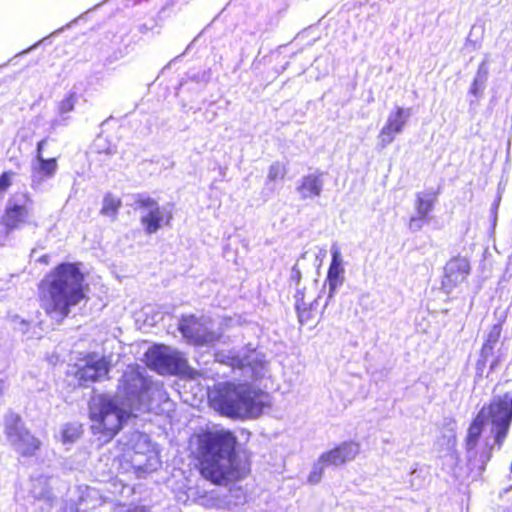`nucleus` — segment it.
<instances>
[{"label":"nucleus","mask_w":512,"mask_h":512,"mask_svg":"<svg viewBox=\"0 0 512 512\" xmlns=\"http://www.w3.org/2000/svg\"><path fill=\"white\" fill-rule=\"evenodd\" d=\"M152 381L135 369L125 371L114 395L98 394L89 401L91 430L104 443L109 442L135 412L149 410Z\"/></svg>","instance_id":"nucleus-1"},{"label":"nucleus","mask_w":512,"mask_h":512,"mask_svg":"<svg viewBox=\"0 0 512 512\" xmlns=\"http://www.w3.org/2000/svg\"><path fill=\"white\" fill-rule=\"evenodd\" d=\"M84 274L79 264L62 262L39 283L41 307L57 322L67 318L71 309L85 298Z\"/></svg>","instance_id":"nucleus-2"},{"label":"nucleus","mask_w":512,"mask_h":512,"mask_svg":"<svg viewBox=\"0 0 512 512\" xmlns=\"http://www.w3.org/2000/svg\"><path fill=\"white\" fill-rule=\"evenodd\" d=\"M236 436L229 430L207 432L199 439L203 476L217 484L238 477Z\"/></svg>","instance_id":"nucleus-3"},{"label":"nucleus","mask_w":512,"mask_h":512,"mask_svg":"<svg viewBox=\"0 0 512 512\" xmlns=\"http://www.w3.org/2000/svg\"><path fill=\"white\" fill-rule=\"evenodd\" d=\"M263 392L250 384L222 383L215 389L211 402L222 415L230 418H256L263 412Z\"/></svg>","instance_id":"nucleus-4"},{"label":"nucleus","mask_w":512,"mask_h":512,"mask_svg":"<svg viewBox=\"0 0 512 512\" xmlns=\"http://www.w3.org/2000/svg\"><path fill=\"white\" fill-rule=\"evenodd\" d=\"M217 362L230 366L238 371L240 376L251 380H258L267 372V362L264 354L250 346L228 351H219L215 354Z\"/></svg>","instance_id":"nucleus-5"},{"label":"nucleus","mask_w":512,"mask_h":512,"mask_svg":"<svg viewBox=\"0 0 512 512\" xmlns=\"http://www.w3.org/2000/svg\"><path fill=\"white\" fill-rule=\"evenodd\" d=\"M479 412H484V418L491 422L494 444L500 449L512 423V388L494 395L490 403L484 405Z\"/></svg>","instance_id":"nucleus-6"},{"label":"nucleus","mask_w":512,"mask_h":512,"mask_svg":"<svg viewBox=\"0 0 512 512\" xmlns=\"http://www.w3.org/2000/svg\"><path fill=\"white\" fill-rule=\"evenodd\" d=\"M133 208L140 213V223L147 235L157 233L163 226L170 225L173 214L170 205L161 206L147 193L132 195Z\"/></svg>","instance_id":"nucleus-7"},{"label":"nucleus","mask_w":512,"mask_h":512,"mask_svg":"<svg viewBox=\"0 0 512 512\" xmlns=\"http://www.w3.org/2000/svg\"><path fill=\"white\" fill-rule=\"evenodd\" d=\"M48 143V137L40 140L36 145L35 156L30 164V186L40 193L52 189V180L58 171L57 157H44V149Z\"/></svg>","instance_id":"nucleus-8"},{"label":"nucleus","mask_w":512,"mask_h":512,"mask_svg":"<svg viewBox=\"0 0 512 512\" xmlns=\"http://www.w3.org/2000/svg\"><path fill=\"white\" fill-rule=\"evenodd\" d=\"M145 356L149 368L162 375L184 374L189 368L184 355L169 346L154 345Z\"/></svg>","instance_id":"nucleus-9"},{"label":"nucleus","mask_w":512,"mask_h":512,"mask_svg":"<svg viewBox=\"0 0 512 512\" xmlns=\"http://www.w3.org/2000/svg\"><path fill=\"white\" fill-rule=\"evenodd\" d=\"M178 330L188 343L195 346L210 345L219 339L211 319L205 315H182L178 321Z\"/></svg>","instance_id":"nucleus-10"},{"label":"nucleus","mask_w":512,"mask_h":512,"mask_svg":"<svg viewBox=\"0 0 512 512\" xmlns=\"http://www.w3.org/2000/svg\"><path fill=\"white\" fill-rule=\"evenodd\" d=\"M5 433L13 449L23 457H32L41 447V441L25 428L18 414L9 412L5 416Z\"/></svg>","instance_id":"nucleus-11"},{"label":"nucleus","mask_w":512,"mask_h":512,"mask_svg":"<svg viewBox=\"0 0 512 512\" xmlns=\"http://www.w3.org/2000/svg\"><path fill=\"white\" fill-rule=\"evenodd\" d=\"M359 453V445L353 441H345L333 449L322 453L314 463L308 476V482L317 484L321 481L326 468L339 467L353 460Z\"/></svg>","instance_id":"nucleus-12"},{"label":"nucleus","mask_w":512,"mask_h":512,"mask_svg":"<svg viewBox=\"0 0 512 512\" xmlns=\"http://www.w3.org/2000/svg\"><path fill=\"white\" fill-rule=\"evenodd\" d=\"M33 200L27 192L12 194L5 205L1 218L14 231L22 229L25 225L35 224L32 218Z\"/></svg>","instance_id":"nucleus-13"},{"label":"nucleus","mask_w":512,"mask_h":512,"mask_svg":"<svg viewBox=\"0 0 512 512\" xmlns=\"http://www.w3.org/2000/svg\"><path fill=\"white\" fill-rule=\"evenodd\" d=\"M486 422L487 420L484 418V412H479L467 430L465 449L468 465L471 468L478 466L480 470H484L486 463L490 460L491 457L490 450L486 449L481 452L480 459L477 460L476 447L479 443Z\"/></svg>","instance_id":"nucleus-14"},{"label":"nucleus","mask_w":512,"mask_h":512,"mask_svg":"<svg viewBox=\"0 0 512 512\" xmlns=\"http://www.w3.org/2000/svg\"><path fill=\"white\" fill-rule=\"evenodd\" d=\"M411 115V108L396 106L391 110L385 125L382 127L378 135V145L381 148H385L391 144L396 135L402 133Z\"/></svg>","instance_id":"nucleus-15"},{"label":"nucleus","mask_w":512,"mask_h":512,"mask_svg":"<svg viewBox=\"0 0 512 512\" xmlns=\"http://www.w3.org/2000/svg\"><path fill=\"white\" fill-rule=\"evenodd\" d=\"M470 272V262L466 257L456 256L451 258L444 267L441 289L445 294H450L467 279Z\"/></svg>","instance_id":"nucleus-16"},{"label":"nucleus","mask_w":512,"mask_h":512,"mask_svg":"<svg viewBox=\"0 0 512 512\" xmlns=\"http://www.w3.org/2000/svg\"><path fill=\"white\" fill-rule=\"evenodd\" d=\"M110 371V362L104 356L95 354L88 355L85 365L76 372V378L82 386H88L89 383L98 382L106 379Z\"/></svg>","instance_id":"nucleus-17"},{"label":"nucleus","mask_w":512,"mask_h":512,"mask_svg":"<svg viewBox=\"0 0 512 512\" xmlns=\"http://www.w3.org/2000/svg\"><path fill=\"white\" fill-rule=\"evenodd\" d=\"M345 269L341 251L336 243L331 246V262L327 271L325 285H328V294L325 300L324 308L335 296L337 290L344 284Z\"/></svg>","instance_id":"nucleus-18"},{"label":"nucleus","mask_w":512,"mask_h":512,"mask_svg":"<svg viewBox=\"0 0 512 512\" xmlns=\"http://www.w3.org/2000/svg\"><path fill=\"white\" fill-rule=\"evenodd\" d=\"M324 189V172L316 170L313 173L304 175L296 187L300 199L314 200L321 196Z\"/></svg>","instance_id":"nucleus-19"},{"label":"nucleus","mask_w":512,"mask_h":512,"mask_svg":"<svg viewBox=\"0 0 512 512\" xmlns=\"http://www.w3.org/2000/svg\"><path fill=\"white\" fill-rule=\"evenodd\" d=\"M495 316L498 317V322L492 326L481 350V357L484 361H487V357L493 354V349L500 339L502 323L505 321L506 313L505 311L497 310L495 311Z\"/></svg>","instance_id":"nucleus-20"},{"label":"nucleus","mask_w":512,"mask_h":512,"mask_svg":"<svg viewBox=\"0 0 512 512\" xmlns=\"http://www.w3.org/2000/svg\"><path fill=\"white\" fill-rule=\"evenodd\" d=\"M211 78L209 69L195 70L191 69L186 73V77L180 82L181 89H190L192 84L197 86L198 91H202Z\"/></svg>","instance_id":"nucleus-21"},{"label":"nucleus","mask_w":512,"mask_h":512,"mask_svg":"<svg viewBox=\"0 0 512 512\" xmlns=\"http://www.w3.org/2000/svg\"><path fill=\"white\" fill-rule=\"evenodd\" d=\"M437 192L435 191H425V192H418L416 194V200H415V211L417 215H420V217H429V214L434 209V205L437 200Z\"/></svg>","instance_id":"nucleus-22"},{"label":"nucleus","mask_w":512,"mask_h":512,"mask_svg":"<svg viewBox=\"0 0 512 512\" xmlns=\"http://www.w3.org/2000/svg\"><path fill=\"white\" fill-rule=\"evenodd\" d=\"M489 68L486 61H482L477 69L476 75L472 81V84L469 88V95L474 96L475 98H480L483 95V92L486 88V83L488 80Z\"/></svg>","instance_id":"nucleus-23"},{"label":"nucleus","mask_w":512,"mask_h":512,"mask_svg":"<svg viewBox=\"0 0 512 512\" xmlns=\"http://www.w3.org/2000/svg\"><path fill=\"white\" fill-rule=\"evenodd\" d=\"M247 502L246 491L240 486H233L222 499V505L228 510H235Z\"/></svg>","instance_id":"nucleus-24"},{"label":"nucleus","mask_w":512,"mask_h":512,"mask_svg":"<svg viewBox=\"0 0 512 512\" xmlns=\"http://www.w3.org/2000/svg\"><path fill=\"white\" fill-rule=\"evenodd\" d=\"M120 207L121 200L114 197L112 194H107L103 199L101 214L115 218Z\"/></svg>","instance_id":"nucleus-25"},{"label":"nucleus","mask_w":512,"mask_h":512,"mask_svg":"<svg viewBox=\"0 0 512 512\" xmlns=\"http://www.w3.org/2000/svg\"><path fill=\"white\" fill-rule=\"evenodd\" d=\"M79 100V96L75 91H70L68 94L59 102L58 113L64 116L74 110L76 103Z\"/></svg>","instance_id":"nucleus-26"},{"label":"nucleus","mask_w":512,"mask_h":512,"mask_svg":"<svg viewBox=\"0 0 512 512\" xmlns=\"http://www.w3.org/2000/svg\"><path fill=\"white\" fill-rule=\"evenodd\" d=\"M286 174L285 166L280 162H274L270 165L266 185L269 186L270 183L276 182L277 180H282Z\"/></svg>","instance_id":"nucleus-27"},{"label":"nucleus","mask_w":512,"mask_h":512,"mask_svg":"<svg viewBox=\"0 0 512 512\" xmlns=\"http://www.w3.org/2000/svg\"><path fill=\"white\" fill-rule=\"evenodd\" d=\"M429 221L426 217H420V215L412 216L409 220V229L411 232H418L420 231L424 224Z\"/></svg>","instance_id":"nucleus-28"},{"label":"nucleus","mask_w":512,"mask_h":512,"mask_svg":"<svg viewBox=\"0 0 512 512\" xmlns=\"http://www.w3.org/2000/svg\"><path fill=\"white\" fill-rule=\"evenodd\" d=\"M12 232H14V230L9 227L2 218H0V246H4L6 244Z\"/></svg>","instance_id":"nucleus-29"},{"label":"nucleus","mask_w":512,"mask_h":512,"mask_svg":"<svg viewBox=\"0 0 512 512\" xmlns=\"http://www.w3.org/2000/svg\"><path fill=\"white\" fill-rule=\"evenodd\" d=\"M295 309H296V312H297L299 323L301 325H305V324L310 322V320L312 318V311H311V309L302 308V306L299 307V308H295Z\"/></svg>","instance_id":"nucleus-30"},{"label":"nucleus","mask_w":512,"mask_h":512,"mask_svg":"<svg viewBox=\"0 0 512 512\" xmlns=\"http://www.w3.org/2000/svg\"><path fill=\"white\" fill-rule=\"evenodd\" d=\"M420 473L421 471H418L417 468L412 469L410 473V485L413 489H419L421 488L423 484V479H420Z\"/></svg>","instance_id":"nucleus-31"},{"label":"nucleus","mask_w":512,"mask_h":512,"mask_svg":"<svg viewBox=\"0 0 512 512\" xmlns=\"http://www.w3.org/2000/svg\"><path fill=\"white\" fill-rule=\"evenodd\" d=\"M11 172H3L0 175V194L4 193L12 184Z\"/></svg>","instance_id":"nucleus-32"},{"label":"nucleus","mask_w":512,"mask_h":512,"mask_svg":"<svg viewBox=\"0 0 512 512\" xmlns=\"http://www.w3.org/2000/svg\"><path fill=\"white\" fill-rule=\"evenodd\" d=\"M301 278H302V273L298 267V264L296 263L291 268V273H290V278H289L290 285L294 284L295 286H299Z\"/></svg>","instance_id":"nucleus-33"},{"label":"nucleus","mask_w":512,"mask_h":512,"mask_svg":"<svg viewBox=\"0 0 512 512\" xmlns=\"http://www.w3.org/2000/svg\"><path fill=\"white\" fill-rule=\"evenodd\" d=\"M77 431L76 429H74L73 431H71V428L69 426H66L64 429H63V432H62V437H63V441L64 442H73L75 441V439L77 438Z\"/></svg>","instance_id":"nucleus-34"},{"label":"nucleus","mask_w":512,"mask_h":512,"mask_svg":"<svg viewBox=\"0 0 512 512\" xmlns=\"http://www.w3.org/2000/svg\"><path fill=\"white\" fill-rule=\"evenodd\" d=\"M296 287V293L294 295L295 299V308H299L304 305V289H301L299 286Z\"/></svg>","instance_id":"nucleus-35"},{"label":"nucleus","mask_w":512,"mask_h":512,"mask_svg":"<svg viewBox=\"0 0 512 512\" xmlns=\"http://www.w3.org/2000/svg\"><path fill=\"white\" fill-rule=\"evenodd\" d=\"M20 327L18 328L22 333H26L29 323L24 319H21L19 322Z\"/></svg>","instance_id":"nucleus-36"},{"label":"nucleus","mask_w":512,"mask_h":512,"mask_svg":"<svg viewBox=\"0 0 512 512\" xmlns=\"http://www.w3.org/2000/svg\"><path fill=\"white\" fill-rule=\"evenodd\" d=\"M49 260H50V256L45 254V255H42L39 259H38V262L42 263V264H48L49 263Z\"/></svg>","instance_id":"nucleus-37"},{"label":"nucleus","mask_w":512,"mask_h":512,"mask_svg":"<svg viewBox=\"0 0 512 512\" xmlns=\"http://www.w3.org/2000/svg\"><path fill=\"white\" fill-rule=\"evenodd\" d=\"M320 298H321V295H318V298H317V299H315V300H314V301L309 305V308H308V309H311V311H312L313 309H315V307L318 305V299H320Z\"/></svg>","instance_id":"nucleus-38"},{"label":"nucleus","mask_w":512,"mask_h":512,"mask_svg":"<svg viewBox=\"0 0 512 512\" xmlns=\"http://www.w3.org/2000/svg\"><path fill=\"white\" fill-rule=\"evenodd\" d=\"M149 30H150V28H149L146 24H142V25H140V26H139V31H140L141 33H146V32H148Z\"/></svg>","instance_id":"nucleus-39"},{"label":"nucleus","mask_w":512,"mask_h":512,"mask_svg":"<svg viewBox=\"0 0 512 512\" xmlns=\"http://www.w3.org/2000/svg\"><path fill=\"white\" fill-rule=\"evenodd\" d=\"M498 362L499 360L498 359H494L491 364H490V370H495L497 365H498Z\"/></svg>","instance_id":"nucleus-40"},{"label":"nucleus","mask_w":512,"mask_h":512,"mask_svg":"<svg viewBox=\"0 0 512 512\" xmlns=\"http://www.w3.org/2000/svg\"><path fill=\"white\" fill-rule=\"evenodd\" d=\"M4 390V380L0 379V396H2Z\"/></svg>","instance_id":"nucleus-41"},{"label":"nucleus","mask_w":512,"mask_h":512,"mask_svg":"<svg viewBox=\"0 0 512 512\" xmlns=\"http://www.w3.org/2000/svg\"><path fill=\"white\" fill-rule=\"evenodd\" d=\"M302 308H309L307 304L304 302V305H302Z\"/></svg>","instance_id":"nucleus-42"},{"label":"nucleus","mask_w":512,"mask_h":512,"mask_svg":"<svg viewBox=\"0 0 512 512\" xmlns=\"http://www.w3.org/2000/svg\"><path fill=\"white\" fill-rule=\"evenodd\" d=\"M305 255H306V253H303L300 258L304 259Z\"/></svg>","instance_id":"nucleus-43"},{"label":"nucleus","mask_w":512,"mask_h":512,"mask_svg":"<svg viewBox=\"0 0 512 512\" xmlns=\"http://www.w3.org/2000/svg\"><path fill=\"white\" fill-rule=\"evenodd\" d=\"M38 44H39V42H38V43H36V44H34L32 48L37 47V46H38Z\"/></svg>","instance_id":"nucleus-44"}]
</instances>
